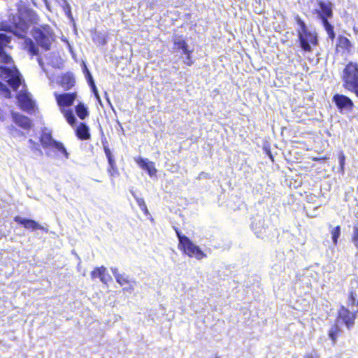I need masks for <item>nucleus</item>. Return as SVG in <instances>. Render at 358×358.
I'll use <instances>...</instances> for the list:
<instances>
[{"label":"nucleus","mask_w":358,"mask_h":358,"mask_svg":"<svg viewBox=\"0 0 358 358\" xmlns=\"http://www.w3.org/2000/svg\"><path fill=\"white\" fill-rule=\"evenodd\" d=\"M12 35L8 33H0V62L2 64H10L13 62L12 57L7 52L10 48L8 44L10 42ZM0 79L6 81L13 90H17L21 84L22 78L18 70L13 67H3L0 66ZM0 94L4 97L10 96V91L7 86L0 81Z\"/></svg>","instance_id":"1"},{"label":"nucleus","mask_w":358,"mask_h":358,"mask_svg":"<svg viewBox=\"0 0 358 358\" xmlns=\"http://www.w3.org/2000/svg\"><path fill=\"white\" fill-rule=\"evenodd\" d=\"M296 22L299 26L296 31L298 33L300 45L304 51H311V45L317 44V36L315 33L310 31L305 22L299 15L295 17Z\"/></svg>","instance_id":"2"},{"label":"nucleus","mask_w":358,"mask_h":358,"mask_svg":"<svg viewBox=\"0 0 358 358\" xmlns=\"http://www.w3.org/2000/svg\"><path fill=\"white\" fill-rule=\"evenodd\" d=\"M343 87L358 96V65L350 62L343 71Z\"/></svg>","instance_id":"3"},{"label":"nucleus","mask_w":358,"mask_h":358,"mask_svg":"<svg viewBox=\"0 0 358 358\" xmlns=\"http://www.w3.org/2000/svg\"><path fill=\"white\" fill-rule=\"evenodd\" d=\"M315 13L321 19L322 24L331 39L334 38L335 34L333 26L329 22L328 18L332 17V8L330 3L319 1L315 8Z\"/></svg>","instance_id":"4"},{"label":"nucleus","mask_w":358,"mask_h":358,"mask_svg":"<svg viewBox=\"0 0 358 358\" xmlns=\"http://www.w3.org/2000/svg\"><path fill=\"white\" fill-rule=\"evenodd\" d=\"M180 250L189 256L201 260L206 257V254L195 245L189 238H182V244L178 247Z\"/></svg>","instance_id":"5"},{"label":"nucleus","mask_w":358,"mask_h":358,"mask_svg":"<svg viewBox=\"0 0 358 358\" xmlns=\"http://www.w3.org/2000/svg\"><path fill=\"white\" fill-rule=\"evenodd\" d=\"M33 36L40 46L46 50L50 48L52 31L48 26L43 27L42 29H34Z\"/></svg>","instance_id":"6"},{"label":"nucleus","mask_w":358,"mask_h":358,"mask_svg":"<svg viewBox=\"0 0 358 358\" xmlns=\"http://www.w3.org/2000/svg\"><path fill=\"white\" fill-rule=\"evenodd\" d=\"M9 22L10 24H8L0 21V30L5 31L6 33H8V35L15 33V29H23L24 26L20 16L13 13L9 14Z\"/></svg>","instance_id":"7"},{"label":"nucleus","mask_w":358,"mask_h":358,"mask_svg":"<svg viewBox=\"0 0 358 358\" xmlns=\"http://www.w3.org/2000/svg\"><path fill=\"white\" fill-rule=\"evenodd\" d=\"M45 155L51 158L64 157L65 159H69V153L67 152L64 144L57 141L45 150Z\"/></svg>","instance_id":"8"},{"label":"nucleus","mask_w":358,"mask_h":358,"mask_svg":"<svg viewBox=\"0 0 358 358\" xmlns=\"http://www.w3.org/2000/svg\"><path fill=\"white\" fill-rule=\"evenodd\" d=\"M333 101L341 113L350 112L352 110L354 106L352 101L343 94H335L333 96Z\"/></svg>","instance_id":"9"},{"label":"nucleus","mask_w":358,"mask_h":358,"mask_svg":"<svg viewBox=\"0 0 358 358\" xmlns=\"http://www.w3.org/2000/svg\"><path fill=\"white\" fill-rule=\"evenodd\" d=\"M355 314L350 311L348 308L342 306L338 310V322L341 320L345 323L348 329L352 328L354 324Z\"/></svg>","instance_id":"10"},{"label":"nucleus","mask_w":358,"mask_h":358,"mask_svg":"<svg viewBox=\"0 0 358 358\" xmlns=\"http://www.w3.org/2000/svg\"><path fill=\"white\" fill-rule=\"evenodd\" d=\"M57 104L60 108L68 107L73 104L76 98V93L55 94Z\"/></svg>","instance_id":"11"},{"label":"nucleus","mask_w":358,"mask_h":358,"mask_svg":"<svg viewBox=\"0 0 358 358\" xmlns=\"http://www.w3.org/2000/svg\"><path fill=\"white\" fill-rule=\"evenodd\" d=\"M135 162L142 169L146 171L150 177L155 176L157 169L152 162L149 161L148 159L142 158L141 157L135 158Z\"/></svg>","instance_id":"12"},{"label":"nucleus","mask_w":358,"mask_h":358,"mask_svg":"<svg viewBox=\"0 0 358 358\" xmlns=\"http://www.w3.org/2000/svg\"><path fill=\"white\" fill-rule=\"evenodd\" d=\"M17 101L21 108L24 110L29 111L34 108V102L31 99V95L27 92H21L17 95Z\"/></svg>","instance_id":"13"},{"label":"nucleus","mask_w":358,"mask_h":358,"mask_svg":"<svg viewBox=\"0 0 358 358\" xmlns=\"http://www.w3.org/2000/svg\"><path fill=\"white\" fill-rule=\"evenodd\" d=\"M173 49L176 52H180L182 55L188 53L191 50H189L187 43L181 36H176L173 38Z\"/></svg>","instance_id":"14"},{"label":"nucleus","mask_w":358,"mask_h":358,"mask_svg":"<svg viewBox=\"0 0 358 358\" xmlns=\"http://www.w3.org/2000/svg\"><path fill=\"white\" fill-rule=\"evenodd\" d=\"M40 141L45 150L49 148L56 141L53 139L51 131L46 128L43 129Z\"/></svg>","instance_id":"15"},{"label":"nucleus","mask_w":358,"mask_h":358,"mask_svg":"<svg viewBox=\"0 0 358 358\" xmlns=\"http://www.w3.org/2000/svg\"><path fill=\"white\" fill-rule=\"evenodd\" d=\"M116 281L121 286L124 287V289L131 292L134 289L135 282L129 279V277L124 274H121L120 276H117Z\"/></svg>","instance_id":"16"},{"label":"nucleus","mask_w":358,"mask_h":358,"mask_svg":"<svg viewBox=\"0 0 358 358\" xmlns=\"http://www.w3.org/2000/svg\"><path fill=\"white\" fill-rule=\"evenodd\" d=\"M13 119L15 123L22 129H27L31 126L30 119L22 115L13 113Z\"/></svg>","instance_id":"17"},{"label":"nucleus","mask_w":358,"mask_h":358,"mask_svg":"<svg viewBox=\"0 0 358 358\" xmlns=\"http://www.w3.org/2000/svg\"><path fill=\"white\" fill-rule=\"evenodd\" d=\"M14 220L16 222L23 225V227L27 229H31L32 231H35V230H37L38 228V223L36 222L34 220L25 219V218H22L20 216H16L14 218Z\"/></svg>","instance_id":"18"},{"label":"nucleus","mask_w":358,"mask_h":358,"mask_svg":"<svg viewBox=\"0 0 358 358\" xmlns=\"http://www.w3.org/2000/svg\"><path fill=\"white\" fill-rule=\"evenodd\" d=\"M74 84L75 79L71 73H66L61 78L60 85L65 90L71 89Z\"/></svg>","instance_id":"19"},{"label":"nucleus","mask_w":358,"mask_h":358,"mask_svg":"<svg viewBox=\"0 0 358 358\" xmlns=\"http://www.w3.org/2000/svg\"><path fill=\"white\" fill-rule=\"evenodd\" d=\"M76 136L83 140L90 138L89 127L84 123H81L76 129Z\"/></svg>","instance_id":"20"},{"label":"nucleus","mask_w":358,"mask_h":358,"mask_svg":"<svg viewBox=\"0 0 358 358\" xmlns=\"http://www.w3.org/2000/svg\"><path fill=\"white\" fill-rule=\"evenodd\" d=\"M84 73H85L87 81H88L90 85L91 86L92 90L96 98L97 99L99 102L101 103L100 96L99 95L98 90H97L96 85L94 84V82L93 80V78H92L90 71L87 69L86 66H85Z\"/></svg>","instance_id":"21"},{"label":"nucleus","mask_w":358,"mask_h":358,"mask_svg":"<svg viewBox=\"0 0 358 358\" xmlns=\"http://www.w3.org/2000/svg\"><path fill=\"white\" fill-rule=\"evenodd\" d=\"M356 300L358 306V283L357 281L351 282V289L350 291V301L352 305H354Z\"/></svg>","instance_id":"22"},{"label":"nucleus","mask_w":358,"mask_h":358,"mask_svg":"<svg viewBox=\"0 0 358 358\" xmlns=\"http://www.w3.org/2000/svg\"><path fill=\"white\" fill-rule=\"evenodd\" d=\"M106 271V268L104 266L97 267L91 273L92 278H99L100 280L104 279V272Z\"/></svg>","instance_id":"23"},{"label":"nucleus","mask_w":358,"mask_h":358,"mask_svg":"<svg viewBox=\"0 0 358 358\" xmlns=\"http://www.w3.org/2000/svg\"><path fill=\"white\" fill-rule=\"evenodd\" d=\"M133 196L134 197V199H136V201L138 204V206H139L140 209L145 214V215H149V211H148V209L147 208V206L145 203V201L143 198H141V197H138L136 196V194L134 193V192H131Z\"/></svg>","instance_id":"24"},{"label":"nucleus","mask_w":358,"mask_h":358,"mask_svg":"<svg viewBox=\"0 0 358 358\" xmlns=\"http://www.w3.org/2000/svg\"><path fill=\"white\" fill-rule=\"evenodd\" d=\"M76 112L77 115L82 120L85 119L88 115L87 109L82 103L78 104L76 108Z\"/></svg>","instance_id":"25"},{"label":"nucleus","mask_w":358,"mask_h":358,"mask_svg":"<svg viewBox=\"0 0 358 358\" xmlns=\"http://www.w3.org/2000/svg\"><path fill=\"white\" fill-rule=\"evenodd\" d=\"M330 233L331 234V238L334 244L335 245H337L338 238L341 234V229L340 226H336L331 229L330 231Z\"/></svg>","instance_id":"26"},{"label":"nucleus","mask_w":358,"mask_h":358,"mask_svg":"<svg viewBox=\"0 0 358 358\" xmlns=\"http://www.w3.org/2000/svg\"><path fill=\"white\" fill-rule=\"evenodd\" d=\"M62 112L64 114L67 122L71 125H73V124H75V122L76 121V118L75 115H73L72 110L62 109Z\"/></svg>","instance_id":"27"},{"label":"nucleus","mask_w":358,"mask_h":358,"mask_svg":"<svg viewBox=\"0 0 358 358\" xmlns=\"http://www.w3.org/2000/svg\"><path fill=\"white\" fill-rule=\"evenodd\" d=\"M340 329L337 325L332 326L329 331V336L331 339L333 343H335L337 339V336Z\"/></svg>","instance_id":"28"},{"label":"nucleus","mask_w":358,"mask_h":358,"mask_svg":"<svg viewBox=\"0 0 358 358\" xmlns=\"http://www.w3.org/2000/svg\"><path fill=\"white\" fill-rule=\"evenodd\" d=\"M338 46L348 50L351 43L346 37H339Z\"/></svg>","instance_id":"29"},{"label":"nucleus","mask_w":358,"mask_h":358,"mask_svg":"<svg viewBox=\"0 0 358 358\" xmlns=\"http://www.w3.org/2000/svg\"><path fill=\"white\" fill-rule=\"evenodd\" d=\"M352 242L357 249H358V226L353 227L352 235Z\"/></svg>","instance_id":"30"},{"label":"nucleus","mask_w":358,"mask_h":358,"mask_svg":"<svg viewBox=\"0 0 358 358\" xmlns=\"http://www.w3.org/2000/svg\"><path fill=\"white\" fill-rule=\"evenodd\" d=\"M345 157L343 152H341L338 155V162L340 165L341 171L344 173V166H345Z\"/></svg>","instance_id":"31"},{"label":"nucleus","mask_w":358,"mask_h":358,"mask_svg":"<svg viewBox=\"0 0 358 358\" xmlns=\"http://www.w3.org/2000/svg\"><path fill=\"white\" fill-rule=\"evenodd\" d=\"M192 50L189 52L188 53L184 54L185 57L183 59L184 64H185L187 66H192L193 64V61L192 59Z\"/></svg>","instance_id":"32"},{"label":"nucleus","mask_w":358,"mask_h":358,"mask_svg":"<svg viewBox=\"0 0 358 358\" xmlns=\"http://www.w3.org/2000/svg\"><path fill=\"white\" fill-rule=\"evenodd\" d=\"M29 50L34 55H36L38 53V48L36 47L33 43H31L29 47Z\"/></svg>","instance_id":"33"},{"label":"nucleus","mask_w":358,"mask_h":358,"mask_svg":"<svg viewBox=\"0 0 358 358\" xmlns=\"http://www.w3.org/2000/svg\"><path fill=\"white\" fill-rule=\"evenodd\" d=\"M29 143L30 144V148L34 150H39V145L38 143H35L32 139L29 140Z\"/></svg>","instance_id":"34"},{"label":"nucleus","mask_w":358,"mask_h":358,"mask_svg":"<svg viewBox=\"0 0 358 358\" xmlns=\"http://www.w3.org/2000/svg\"><path fill=\"white\" fill-rule=\"evenodd\" d=\"M175 231H176L177 237L179 241V244H178V247H179L182 244V238H187V237L185 235H182L181 233L177 229H176Z\"/></svg>","instance_id":"35"},{"label":"nucleus","mask_w":358,"mask_h":358,"mask_svg":"<svg viewBox=\"0 0 358 358\" xmlns=\"http://www.w3.org/2000/svg\"><path fill=\"white\" fill-rule=\"evenodd\" d=\"M204 178H210L209 174L206 172H201L199 174L197 179L201 180V179H204Z\"/></svg>","instance_id":"36"},{"label":"nucleus","mask_w":358,"mask_h":358,"mask_svg":"<svg viewBox=\"0 0 358 358\" xmlns=\"http://www.w3.org/2000/svg\"><path fill=\"white\" fill-rule=\"evenodd\" d=\"M112 273L113 274L115 280L117 279V276H120L121 274L118 272V269L117 268H110Z\"/></svg>","instance_id":"37"},{"label":"nucleus","mask_w":358,"mask_h":358,"mask_svg":"<svg viewBox=\"0 0 358 358\" xmlns=\"http://www.w3.org/2000/svg\"><path fill=\"white\" fill-rule=\"evenodd\" d=\"M109 280H111V277L110 275L107 273V271L106 272H104V279L103 280H101L103 283H107V282Z\"/></svg>","instance_id":"38"},{"label":"nucleus","mask_w":358,"mask_h":358,"mask_svg":"<svg viewBox=\"0 0 358 358\" xmlns=\"http://www.w3.org/2000/svg\"><path fill=\"white\" fill-rule=\"evenodd\" d=\"M107 159H108V163H109L110 166H111V168H113L115 162L113 159L112 156L107 157Z\"/></svg>","instance_id":"39"},{"label":"nucleus","mask_w":358,"mask_h":358,"mask_svg":"<svg viewBox=\"0 0 358 358\" xmlns=\"http://www.w3.org/2000/svg\"><path fill=\"white\" fill-rule=\"evenodd\" d=\"M104 151H105V154H106L107 157L112 156L111 152L109 150V148L105 147L104 148Z\"/></svg>","instance_id":"40"},{"label":"nucleus","mask_w":358,"mask_h":358,"mask_svg":"<svg viewBox=\"0 0 358 358\" xmlns=\"http://www.w3.org/2000/svg\"><path fill=\"white\" fill-rule=\"evenodd\" d=\"M64 10L67 15H71L70 6L69 4L66 3Z\"/></svg>","instance_id":"41"},{"label":"nucleus","mask_w":358,"mask_h":358,"mask_svg":"<svg viewBox=\"0 0 358 358\" xmlns=\"http://www.w3.org/2000/svg\"><path fill=\"white\" fill-rule=\"evenodd\" d=\"M38 229L43 230V231L46 232V233L48 231V228H46V227H43V226H41V224H38Z\"/></svg>","instance_id":"42"},{"label":"nucleus","mask_w":358,"mask_h":358,"mask_svg":"<svg viewBox=\"0 0 358 358\" xmlns=\"http://www.w3.org/2000/svg\"><path fill=\"white\" fill-rule=\"evenodd\" d=\"M38 62L39 65H40L41 67H43V62H42L41 59L38 58Z\"/></svg>","instance_id":"43"},{"label":"nucleus","mask_w":358,"mask_h":358,"mask_svg":"<svg viewBox=\"0 0 358 358\" xmlns=\"http://www.w3.org/2000/svg\"><path fill=\"white\" fill-rule=\"evenodd\" d=\"M255 233H256L257 236H259V237L261 236V235H262L261 231L260 232L256 231Z\"/></svg>","instance_id":"44"},{"label":"nucleus","mask_w":358,"mask_h":358,"mask_svg":"<svg viewBox=\"0 0 358 358\" xmlns=\"http://www.w3.org/2000/svg\"><path fill=\"white\" fill-rule=\"evenodd\" d=\"M309 358H312V357H309Z\"/></svg>","instance_id":"45"}]
</instances>
